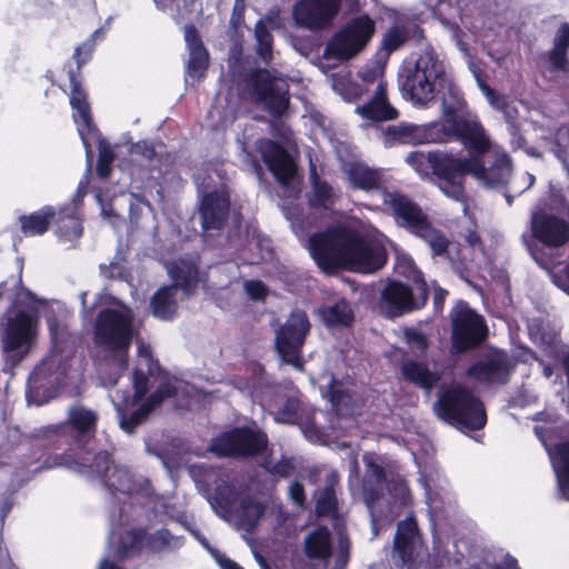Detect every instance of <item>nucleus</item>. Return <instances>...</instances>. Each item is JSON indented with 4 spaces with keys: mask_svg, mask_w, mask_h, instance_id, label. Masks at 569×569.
I'll return each instance as SVG.
<instances>
[{
    "mask_svg": "<svg viewBox=\"0 0 569 569\" xmlns=\"http://www.w3.org/2000/svg\"><path fill=\"white\" fill-rule=\"evenodd\" d=\"M397 81L401 96L415 104L427 106L437 98L441 100L439 143L457 140L468 150V157H481L489 151L491 142L480 121L458 114L466 104L463 94L432 46L403 59Z\"/></svg>",
    "mask_w": 569,
    "mask_h": 569,
    "instance_id": "nucleus-1",
    "label": "nucleus"
},
{
    "mask_svg": "<svg viewBox=\"0 0 569 569\" xmlns=\"http://www.w3.org/2000/svg\"><path fill=\"white\" fill-rule=\"evenodd\" d=\"M406 162L421 179L432 181L448 198L466 203V177L476 178L490 188H506L512 173L508 154L502 153L486 167L481 157H458L441 150L411 151Z\"/></svg>",
    "mask_w": 569,
    "mask_h": 569,
    "instance_id": "nucleus-2",
    "label": "nucleus"
},
{
    "mask_svg": "<svg viewBox=\"0 0 569 569\" xmlns=\"http://www.w3.org/2000/svg\"><path fill=\"white\" fill-rule=\"evenodd\" d=\"M98 421L96 411L83 406H73L68 410L66 421L34 429L32 438L39 440L44 449H82L94 438Z\"/></svg>",
    "mask_w": 569,
    "mask_h": 569,
    "instance_id": "nucleus-3",
    "label": "nucleus"
},
{
    "mask_svg": "<svg viewBox=\"0 0 569 569\" xmlns=\"http://www.w3.org/2000/svg\"><path fill=\"white\" fill-rule=\"evenodd\" d=\"M433 408L441 420L459 430L477 431L487 423L482 401L461 385L441 390Z\"/></svg>",
    "mask_w": 569,
    "mask_h": 569,
    "instance_id": "nucleus-4",
    "label": "nucleus"
},
{
    "mask_svg": "<svg viewBox=\"0 0 569 569\" xmlns=\"http://www.w3.org/2000/svg\"><path fill=\"white\" fill-rule=\"evenodd\" d=\"M412 286L396 279H388L380 290L378 309L387 319H396L406 313L422 309L429 297L428 284L420 270L411 261Z\"/></svg>",
    "mask_w": 569,
    "mask_h": 569,
    "instance_id": "nucleus-5",
    "label": "nucleus"
},
{
    "mask_svg": "<svg viewBox=\"0 0 569 569\" xmlns=\"http://www.w3.org/2000/svg\"><path fill=\"white\" fill-rule=\"evenodd\" d=\"M353 230L335 224L309 237V251L317 266L326 273L345 270Z\"/></svg>",
    "mask_w": 569,
    "mask_h": 569,
    "instance_id": "nucleus-6",
    "label": "nucleus"
},
{
    "mask_svg": "<svg viewBox=\"0 0 569 569\" xmlns=\"http://www.w3.org/2000/svg\"><path fill=\"white\" fill-rule=\"evenodd\" d=\"M375 32L376 22L368 13L353 17L328 40L323 57L348 61L366 49Z\"/></svg>",
    "mask_w": 569,
    "mask_h": 569,
    "instance_id": "nucleus-7",
    "label": "nucleus"
},
{
    "mask_svg": "<svg viewBox=\"0 0 569 569\" xmlns=\"http://www.w3.org/2000/svg\"><path fill=\"white\" fill-rule=\"evenodd\" d=\"M451 333L449 352L460 356L479 348L488 336V327L482 316L465 301H460L450 312Z\"/></svg>",
    "mask_w": 569,
    "mask_h": 569,
    "instance_id": "nucleus-8",
    "label": "nucleus"
},
{
    "mask_svg": "<svg viewBox=\"0 0 569 569\" xmlns=\"http://www.w3.org/2000/svg\"><path fill=\"white\" fill-rule=\"evenodd\" d=\"M268 436L258 428L233 427L212 438L209 450L220 458H251L262 455L268 448Z\"/></svg>",
    "mask_w": 569,
    "mask_h": 569,
    "instance_id": "nucleus-9",
    "label": "nucleus"
},
{
    "mask_svg": "<svg viewBox=\"0 0 569 569\" xmlns=\"http://www.w3.org/2000/svg\"><path fill=\"white\" fill-rule=\"evenodd\" d=\"M427 546L413 513L398 521L390 553L392 569H420Z\"/></svg>",
    "mask_w": 569,
    "mask_h": 569,
    "instance_id": "nucleus-10",
    "label": "nucleus"
},
{
    "mask_svg": "<svg viewBox=\"0 0 569 569\" xmlns=\"http://www.w3.org/2000/svg\"><path fill=\"white\" fill-rule=\"evenodd\" d=\"M310 327L307 313L295 310L276 331L274 348L284 363L302 369L301 353Z\"/></svg>",
    "mask_w": 569,
    "mask_h": 569,
    "instance_id": "nucleus-11",
    "label": "nucleus"
},
{
    "mask_svg": "<svg viewBox=\"0 0 569 569\" xmlns=\"http://www.w3.org/2000/svg\"><path fill=\"white\" fill-rule=\"evenodd\" d=\"M248 83L257 101L270 116L281 118L290 104L289 83L287 80L272 76L266 68L252 71Z\"/></svg>",
    "mask_w": 569,
    "mask_h": 569,
    "instance_id": "nucleus-12",
    "label": "nucleus"
},
{
    "mask_svg": "<svg viewBox=\"0 0 569 569\" xmlns=\"http://www.w3.org/2000/svg\"><path fill=\"white\" fill-rule=\"evenodd\" d=\"M93 340L97 346L112 351L127 350L132 340L130 318L116 309L100 310L94 325Z\"/></svg>",
    "mask_w": 569,
    "mask_h": 569,
    "instance_id": "nucleus-13",
    "label": "nucleus"
},
{
    "mask_svg": "<svg viewBox=\"0 0 569 569\" xmlns=\"http://www.w3.org/2000/svg\"><path fill=\"white\" fill-rule=\"evenodd\" d=\"M388 260L386 249L353 230L345 270L371 273L381 269Z\"/></svg>",
    "mask_w": 569,
    "mask_h": 569,
    "instance_id": "nucleus-14",
    "label": "nucleus"
},
{
    "mask_svg": "<svg viewBox=\"0 0 569 569\" xmlns=\"http://www.w3.org/2000/svg\"><path fill=\"white\" fill-rule=\"evenodd\" d=\"M342 0H299L292 9L297 26L308 30L329 28L341 9Z\"/></svg>",
    "mask_w": 569,
    "mask_h": 569,
    "instance_id": "nucleus-15",
    "label": "nucleus"
},
{
    "mask_svg": "<svg viewBox=\"0 0 569 569\" xmlns=\"http://www.w3.org/2000/svg\"><path fill=\"white\" fill-rule=\"evenodd\" d=\"M555 432V428L535 427V433L548 453L558 488L562 496L569 500V439L550 442Z\"/></svg>",
    "mask_w": 569,
    "mask_h": 569,
    "instance_id": "nucleus-16",
    "label": "nucleus"
},
{
    "mask_svg": "<svg viewBox=\"0 0 569 569\" xmlns=\"http://www.w3.org/2000/svg\"><path fill=\"white\" fill-rule=\"evenodd\" d=\"M530 230L532 238L548 248H560L569 241V222L545 210L532 212Z\"/></svg>",
    "mask_w": 569,
    "mask_h": 569,
    "instance_id": "nucleus-17",
    "label": "nucleus"
},
{
    "mask_svg": "<svg viewBox=\"0 0 569 569\" xmlns=\"http://www.w3.org/2000/svg\"><path fill=\"white\" fill-rule=\"evenodd\" d=\"M516 366L517 362L508 353L501 351L471 363L466 375L478 382L506 385L509 382Z\"/></svg>",
    "mask_w": 569,
    "mask_h": 569,
    "instance_id": "nucleus-18",
    "label": "nucleus"
},
{
    "mask_svg": "<svg viewBox=\"0 0 569 569\" xmlns=\"http://www.w3.org/2000/svg\"><path fill=\"white\" fill-rule=\"evenodd\" d=\"M88 460L87 458L79 460L68 452L50 455L43 460L40 469L67 467L81 473L94 475L103 482L104 476H108L114 466L112 455L106 450L97 452L90 463H88Z\"/></svg>",
    "mask_w": 569,
    "mask_h": 569,
    "instance_id": "nucleus-19",
    "label": "nucleus"
},
{
    "mask_svg": "<svg viewBox=\"0 0 569 569\" xmlns=\"http://www.w3.org/2000/svg\"><path fill=\"white\" fill-rule=\"evenodd\" d=\"M69 80H70V106L76 111L73 113L74 121L79 123L78 131L82 138L83 144L87 149V152L90 153V144L86 139V132L88 134H98L99 130L93 121L91 114V107L88 101V92L83 87L82 77L78 76L73 69L68 71Z\"/></svg>",
    "mask_w": 569,
    "mask_h": 569,
    "instance_id": "nucleus-20",
    "label": "nucleus"
},
{
    "mask_svg": "<svg viewBox=\"0 0 569 569\" xmlns=\"http://www.w3.org/2000/svg\"><path fill=\"white\" fill-rule=\"evenodd\" d=\"M385 203L392 211L397 224L415 236L430 221L421 207L406 194L388 192Z\"/></svg>",
    "mask_w": 569,
    "mask_h": 569,
    "instance_id": "nucleus-21",
    "label": "nucleus"
},
{
    "mask_svg": "<svg viewBox=\"0 0 569 569\" xmlns=\"http://www.w3.org/2000/svg\"><path fill=\"white\" fill-rule=\"evenodd\" d=\"M259 152L276 180L280 184H289L296 174V164L287 149L274 140L264 139L260 142Z\"/></svg>",
    "mask_w": 569,
    "mask_h": 569,
    "instance_id": "nucleus-22",
    "label": "nucleus"
},
{
    "mask_svg": "<svg viewBox=\"0 0 569 569\" xmlns=\"http://www.w3.org/2000/svg\"><path fill=\"white\" fill-rule=\"evenodd\" d=\"M34 320L32 316L19 310L6 325L3 348L8 352L27 351L34 336Z\"/></svg>",
    "mask_w": 569,
    "mask_h": 569,
    "instance_id": "nucleus-23",
    "label": "nucleus"
},
{
    "mask_svg": "<svg viewBox=\"0 0 569 569\" xmlns=\"http://www.w3.org/2000/svg\"><path fill=\"white\" fill-rule=\"evenodd\" d=\"M184 41L189 52L186 74L194 81H200L206 77L210 64V54L194 24L184 26Z\"/></svg>",
    "mask_w": 569,
    "mask_h": 569,
    "instance_id": "nucleus-24",
    "label": "nucleus"
},
{
    "mask_svg": "<svg viewBox=\"0 0 569 569\" xmlns=\"http://www.w3.org/2000/svg\"><path fill=\"white\" fill-rule=\"evenodd\" d=\"M386 136L402 144L439 143V122L418 126L407 122L389 126Z\"/></svg>",
    "mask_w": 569,
    "mask_h": 569,
    "instance_id": "nucleus-25",
    "label": "nucleus"
},
{
    "mask_svg": "<svg viewBox=\"0 0 569 569\" xmlns=\"http://www.w3.org/2000/svg\"><path fill=\"white\" fill-rule=\"evenodd\" d=\"M362 461L366 467L361 481L362 497L368 508H372L385 495L387 475L385 468L376 461L373 453H365Z\"/></svg>",
    "mask_w": 569,
    "mask_h": 569,
    "instance_id": "nucleus-26",
    "label": "nucleus"
},
{
    "mask_svg": "<svg viewBox=\"0 0 569 569\" xmlns=\"http://www.w3.org/2000/svg\"><path fill=\"white\" fill-rule=\"evenodd\" d=\"M229 209L230 201L226 194L218 191L204 194L200 204L202 229L220 230L228 219Z\"/></svg>",
    "mask_w": 569,
    "mask_h": 569,
    "instance_id": "nucleus-27",
    "label": "nucleus"
},
{
    "mask_svg": "<svg viewBox=\"0 0 569 569\" xmlns=\"http://www.w3.org/2000/svg\"><path fill=\"white\" fill-rule=\"evenodd\" d=\"M400 373L403 381L425 392H431L440 382L441 373L431 370L428 362L403 359L400 362Z\"/></svg>",
    "mask_w": 569,
    "mask_h": 569,
    "instance_id": "nucleus-28",
    "label": "nucleus"
},
{
    "mask_svg": "<svg viewBox=\"0 0 569 569\" xmlns=\"http://www.w3.org/2000/svg\"><path fill=\"white\" fill-rule=\"evenodd\" d=\"M569 23H562L555 36L552 48L542 53L540 59L543 68L549 72H569Z\"/></svg>",
    "mask_w": 569,
    "mask_h": 569,
    "instance_id": "nucleus-29",
    "label": "nucleus"
},
{
    "mask_svg": "<svg viewBox=\"0 0 569 569\" xmlns=\"http://www.w3.org/2000/svg\"><path fill=\"white\" fill-rule=\"evenodd\" d=\"M357 112L367 120L375 122L395 120L398 111L388 101L387 87L379 82L373 97L365 104L357 108Z\"/></svg>",
    "mask_w": 569,
    "mask_h": 569,
    "instance_id": "nucleus-30",
    "label": "nucleus"
},
{
    "mask_svg": "<svg viewBox=\"0 0 569 569\" xmlns=\"http://www.w3.org/2000/svg\"><path fill=\"white\" fill-rule=\"evenodd\" d=\"M303 552L310 560H319L325 563L330 560L332 556V539L328 527L320 526L305 537Z\"/></svg>",
    "mask_w": 569,
    "mask_h": 569,
    "instance_id": "nucleus-31",
    "label": "nucleus"
},
{
    "mask_svg": "<svg viewBox=\"0 0 569 569\" xmlns=\"http://www.w3.org/2000/svg\"><path fill=\"white\" fill-rule=\"evenodd\" d=\"M146 550V528L131 527L120 533L114 557L119 561L140 557Z\"/></svg>",
    "mask_w": 569,
    "mask_h": 569,
    "instance_id": "nucleus-32",
    "label": "nucleus"
},
{
    "mask_svg": "<svg viewBox=\"0 0 569 569\" xmlns=\"http://www.w3.org/2000/svg\"><path fill=\"white\" fill-rule=\"evenodd\" d=\"M151 315L161 321H171L178 313L177 291L174 286L160 287L150 298Z\"/></svg>",
    "mask_w": 569,
    "mask_h": 569,
    "instance_id": "nucleus-33",
    "label": "nucleus"
},
{
    "mask_svg": "<svg viewBox=\"0 0 569 569\" xmlns=\"http://www.w3.org/2000/svg\"><path fill=\"white\" fill-rule=\"evenodd\" d=\"M318 315L328 328L351 327L355 322L353 309L345 297L339 298L331 305L320 306Z\"/></svg>",
    "mask_w": 569,
    "mask_h": 569,
    "instance_id": "nucleus-34",
    "label": "nucleus"
},
{
    "mask_svg": "<svg viewBox=\"0 0 569 569\" xmlns=\"http://www.w3.org/2000/svg\"><path fill=\"white\" fill-rule=\"evenodd\" d=\"M57 217V210L52 206H43L38 211L19 217L21 232L26 237L44 234Z\"/></svg>",
    "mask_w": 569,
    "mask_h": 569,
    "instance_id": "nucleus-35",
    "label": "nucleus"
},
{
    "mask_svg": "<svg viewBox=\"0 0 569 569\" xmlns=\"http://www.w3.org/2000/svg\"><path fill=\"white\" fill-rule=\"evenodd\" d=\"M350 187L355 190H378L382 183V177L378 169L370 168L360 162H351L346 169Z\"/></svg>",
    "mask_w": 569,
    "mask_h": 569,
    "instance_id": "nucleus-36",
    "label": "nucleus"
},
{
    "mask_svg": "<svg viewBox=\"0 0 569 569\" xmlns=\"http://www.w3.org/2000/svg\"><path fill=\"white\" fill-rule=\"evenodd\" d=\"M184 543L182 536H174L167 528H160L153 532L146 529V550L149 553L160 555L173 552Z\"/></svg>",
    "mask_w": 569,
    "mask_h": 569,
    "instance_id": "nucleus-37",
    "label": "nucleus"
},
{
    "mask_svg": "<svg viewBox=\"0 0 569 569\" xmlns=\"http://www.w3.org/2000/svg\"><path fill=\"white\" fill-rule=\"evenodd\" d=\"M53 222L57 224V234L64 240L79 239L83 233L82 221L76 204L73 208L69 206L60 208Z\"/></svg>",
    "mask_w": 569,
    "mask_h": 569,
    "instance_id": "nucleus-38",
    "label": "nucleus"
},
{
    "mask_svg": "<svg viewBox=\"0 0 569 569\" xmlns=\"http://www.w3.org/2000/svg\"><path fill=\"white\" fill-rule=\"evenodd\" d=\"M266 506L251 496H244L240 500L238 520L240 526L249 532L258 527L264 516Z\"/></svg>",
    "mask_w": 569,
    "mask_h": 569,
    "instance_id": "nucleus-39",
    "label": "nucleus"
},
{
    "mask_svg": "<svg viewBox=\"0 0 569 569\" xmlns=\"http://www.w3.org/2000/svg\"><path fill=\"white\" fill-rule=\"evenodd\" d=\"M310 181L312 186V194L309 198V206L313 209H329L335 203V193L332 187L321 180L316 166H310Z\"/></svg>",
    "mask_w": 569,
    "mask_h": 569,
    "instance_id": "nucleus-40",
    "label": "nucleus"
},
{
    "mask_svg": "<svg viewBox=\"0 0 569 569\" xmlns=\"http://www.w3.org/2000/svg\"><path fill=\"white\" fill-rule=\"evenodd\" d=\"M169 274L173 281L171 286L183 290L186 295L192 293L198 286V268L188 262L174 264L169 270Z\"/></svg>",
    "mask_w": 569,
    "mask_h": 569,
    "instance_id": "nucleus-41",
    "label": "nucleus"
},
{
    "mask_svg": "<svg viewBox=\"0 0 569 569\" xmlns=\"http://www.w3.org/2000/svg\"><path fill=\"white\" fill-rule=\"evenodd\" d=\"M256 53L264 64L273 59V36L266 21L259 19L254 24Z\"/></svg>",
    "mask_w": 569,
    "mask_h": 569,
    "instance_id": "nucleus-42",
    "label": "nucleus"
},
{
    "mask_svg": "<svg viewBox=\"0 0 569 569\" xmlns=\"http://www.w3.org/2000/svg\"><path fill=\"white\" fill-rule=\"evenodd\" d=\"M409 40V31L405 26H392L383 36L378 50L379 54L389 57Z\"/></svg>",
    "mask_w": 569,
    "mask_h": 569,
    "instance_id": "nucleus-43",
    "label": "nucleus"
},
{
    "mask_svg": "<svg viewBox=\"0 0 569 569\" xmlns=\"http://www.w3.org/2000/svg\"><path fill=\"white\" fill-rule=\"evenodd\" d=\"M148 372L134 369L132 373L133 402L141 401L149 390V376L153 373V367L159 368L158 360L151 353H147Z\"/></svg>",
    "mask_w": 569,
    "mask_h": 569,
    "instance_id": "nucleus-44",
    "label": "nucleus"
},
{
    "mask_svg": "<svg viewBox=\"0 0 569 569\" xmlns=\"http://www.w3.org/2000/svg\"><path fill=\"white\" fill-rule=\"evenodd\" d=\"M102 485L111 492H127L131 487V476L128 468L114 465L108 476H104Z\"/></svg>",
    "mask_w": 569,
    "mask_h": 569,
    "instance_id": "nucleus-45",
    "label": "nucleus"
},
{
    "mask_svg": "<svg viewBox=\"0 0 569 569\" xmlns=\"http://www.w3.org/2000/svg\"><path fill=\"white\" fill-rule=\"evenodd\" d=\"M416 236L428 243L432 250L433 256H443L447 253L449 240L445 233L436 229L430 221Z\"/></svg>",
    "mask_w": 569,
    "mask_h": 569,
    "instance_id": "nucleus-46",
    "label": "nucleus"
},
{
    "mask_svg": "<svg viewBox=\"0 0 569 569\" xmlns=\"http://www.w3.org/2000/svg\"><path fill=\"white\" fill-rule=\"evenodd\" d=\"M98 160L96 171L101 180H106L110 177L112 171V163L114 161V152L108 142V140L99 134L98 138Z\"/></svg>",
    "mask_w": 569,
    "mask_h": 569,
    "instance_id": "nucleus-47",
    "label": "nucleus"
},
{
    "mask_svg": "<svg viewBox=\"0 0 569 569\" xmlns=\"http://www.w3.org/2000/svg\"><path fill=\"white\" fill-rule=\"evenodd\" d=\"M315 510L318 517L335 516L338 511V499L333 483H328L319 493Z\"/></svg>",
    "mask_w": 569,
    "mask_h": 569,
    "instance_id": "nucleus-48",
    "label": "nucleus"
},
{
    "mask_svg": "<svg viewBox=\"0 0 569 569\" xmlns=\"http://www.w3.org/2000/svg\"><path fill=\"white\" fill-rule=\"evenodd\" d=\"M150 410L142 403L136 410L128 413L124 409H118L119 425L120 428L131 435L136 431L137 427L140 426L147 417L150 415Z\"/></svg>",
    "mask_w": 569,
    "mask_h": 569,
    "instance_id": "nucleus-49",
    "label": "nucleus"
},
{
    "mask_svg": "<svg viewBox=\"0 0 569 569\" xmlns=\"http://www.w3.org/2000/svg\"><path fill=\"white\" fill-rule=\"evenodd\" d=\"M178 395L177 387L170 381H162L157 389L150 393L143 405L152 412L164 400L173 398Z\"/></svg>",
    "mask_w": 569,
    "mask_h": 569,
    "instance_id": "nucleus-50",
    "label": "nucleus"
},
{
    "mask_svg": "<svg viewBox=\"0 0 569 569\" xmlns=\"http://www.w3.org/2000/svg\"><path fill=\"white\" fill-rule=\"evenodd\" d=\"M300 401L296 397H288L278 408L277 420L284 423H296L299 419Z\"/></svg>",
    "mask_w": 569,
    "mask_h": 569,
    "instance_id": "nucleus-51",
    "label": "nucleus"
},
{
    "mask_svg": "<svg viewBox=\"0 0 569 569\" xmlns=\"http://www.w3.org/2000/svg\"><path fill=\"white\" fill-rule=\"evenodd\" d=\"M403 339L412 350L420 355H425L429 349L427 336L416 328L406 327L403 329Z\"/></svg>",
    "mask_w": 569,
    "mask_h": 569,
    "instance_id": "nucleus-52",
    "label": "nucleus"
},
{
    "mask_svg": "<svg viewBox=\"0 0 569 569\" xmlns=\"http://www.w3.org/2000/svg\"><path fill=\"white\" fill-rule=\"evenodd\" d=\"M478 86L482 93L488 99L489 103L499 111H505L508 108L506 96L498 93L492 89L482 78L480 73H476Z\"/></svg>",
    "mask_w": 569,
    "mask_h": 569,
    "instance_id": "nucleus-53",
    "label": "nucleus"
},
{
    "mask_svg": "<svg viewBox=\"0 0 569 569\" xmlns=\"http://www.w3.org/2000/svg\"><path fill=\"white\" fill-rule=\"evenodd\" d=\"M326 397L337 411L341 410V406L346 399H350L349 391L343 389L341 382L335 378H332L327 386Z\"/></svg>",
    "mask_w": 569,
    "mask_h": 569,
    "instance_id": "nucleus-54",
    "label": "nucleus"
},
{
    "mask_svg": "<svg viewBox=\"0 0 569 569\" xmlns=\"http://www.w3.org/2000/svg\"><path fill=\"white\" fill-rule=\"evenodd\" d=\"M243 288L252 301H264L269 295V288L262 280H247Z\"/></svg>",
    "mask_w": 569,
    "mask_h": 569,
    "instance_id": "nucleus-55",
    "label": "nucleus"
},
{
    "mask_svg": "<svg viewBox=\"0 0 569 569\" xmlns=\"http://www.w3.org/2000/svg\"><path fill=\"white\" fill-rule=\"evenodd\" d=\"M261 467L271 476H277L280 478L288 477L295 469L293 463L286 458H282L274 465H272L269 460H266L261 463Z\"/></svg>",
    "mask_w": 569,
    "mask_h": 569,
    "instance_id": "nucleus-56",
    "label": "nucleus"
},
{
    "mask_svg": "<svg viewBox=\"0 0 569 569\" xmlns=\"http://www.w3.org/2000/svg\"><path fill=\"white\" fill-rule=\"evenodd\" d=\"M244 0H234L232 12L229 20L230 27L233 30H238L244 23Z\"/></svg>",
    "mask_w": 569,
    "mask_h": 569,
    "instance_id": "nucleus-57",
    "label": "nucleus"
},
{
    "mask_svg": "<svg viewBox=\"0 0 569 569\" xmlns=\"http://www.w3.org/2000/svg\"><path fill=\"white\" fill-rule=\"evenodd\" d=\"M132 152L151 161L157 157L154 144L148 140H139L132 146Z\"/></svg>",
    "mask_w": 569,
    "mask_h": 569,
    "instance_id": "nucleus-58",
    "label": "nucleus"
},
{
    "mask_svg": "<svg viewBox=\"0 0 569 569\" xmlns=\"http://www.w3.org/2000/svg\"><path fill=\"white\" fill-rule=\"evenodd\" d=\"M289 496L292 502L300 508L305 507L306 495L303 485L297 480L292 481L289 487Z\"/></svg>",
    "mask_w": 569,
    "mask_h": 569,
    "instance_id": "nucleus-59",
    "label": "nucleus"
},
{
    "mask_svg": "<svg viewBox=\"0 0 569 569\" xmlns=\"http://www.w3.org/2000/svg\"><path fill=\"white\" fill-rule=\"evenodd\" d=\"M467 244L472 249H479L481 252L485 251V244L480 234L475 229H468L465 234Z\"/></svg>",
    "mask_w": 569,
    "mask_h": 569,
    "instance_id": "nucleus-60",
    "label": "nucleus"
},
{
    "mask_svg": "<svg viewBox=\"0 0 569 569\" xmlns=\"http://www.w3.org/2000/svg\"><path fill=\"white\" fill-rule=\"evenodd\" d=\"M73 59L76 60L77 67L73 69L78 76H81V69L89 59V52L82 54V47L78 46L73 52Z\"/></svg>",
    "mask_w": 569,
    "mask_h": 569,
    "instance_id": "nucleus-61",
    "label": "nucleus"
},
{
    "mask_svg": "<svg viewBox=\"0 0 569 569\" xmlns=\"http://www.w3.org/2000/svg\"><path fill=\"white\" fill-rule=\"evenodd\" d=\"M448 295V291L442 288H436L433 291V306L435 310L440 311L443 308L446 297Z\"/></svg>",
    "mask_w": 569,
    "mask_h": 569,
    "instance_id": "nucleus-62",
    "label": "nucleus"
},
{
    "mask_svg": "<svg viewBox=\"0 0 569 569\" xmlns=\"http://www.w3.org/2000/svg\"><path fill=\"white\" fill-rule=\"evenodd\" d=\"M492 569H520L516 558L506 556L501 562L493 566Z\"/></svg>",
    "mask_w": 569,
    "mask_h": 569,
    "instance_id": "nucleus-63",
    "label": "nucleus"
},
{
    "mask_svg": "<svg viewBox=\"0 0 569 569\" xmlns=\"http://www.w3.org/2000/svg\"><path fill=\"white\" fill-rule=\"evenodd\" d=\"M87 187H88V180H83V181L79 182V186L77 188V191H76V194H74V198H73V202H76V201L81 202L82 201L83 197L87 193Z\"/></svg>",
    "mask_w": 569,
    "mask_h": 569,
    "instance_id": "nucleus-64",
    "label": "nucleus"
}]
</instances>
